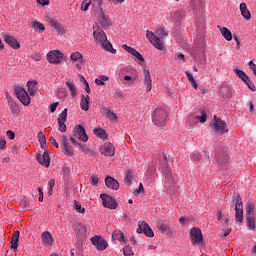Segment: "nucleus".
Instances as JSON below:
<instances>
[{
	"label": "nucleus",
	"mask_w": 256,
	"mask_h": 256,
	"mask_svg": "<svg viewBox=\"0 0 256 256\" xmlns=\"http://www.w3.org/2000/svg\"><path fill=\"white\" fill-rule=\"evenodd\" d=\"M93 37L96 45L98 47H101L102 49H105V51H108L109 53H117V50L113 48V45L109 40H107V34H105V31L99 26V24L93 25Z\"/></svg>",
	"instance_id": "1"
},
{
	"label": "nucleus",
	"mask_w": 256,
	"mask_h": 256,
	"mask_svg": "<svg viewBox=\"0 0 256 256\" xmlns=\"http://www.w3.org/2000/svg\"><path fill=\"white\" fill-rule=\"evenodd\" d=\"M146 37L150 41L151 45L155 47V49H158V51H163V49H165V42H163V39H165V37H169V32H167L165 26H160L157 28L156 34L150 30H147Z\"/></svg>",
	"instance_id": "2"
},
{
	"label": "nucleus",
	"mask_w": 256,
	"mask_h": 256,
	"mask_svg": "<svg viewBox=\"0 0 256 256\" xmlns=\"http://www.w3.org/2000/svg\"><path fill=\"white\" fill-rule=\"evenodd\" d=\"M169 121V111L163 106L157 107L152 113V122L156 127H165Z\"/></svg>",
	"instance_id": "3"
},
{
	"label": "nucleus",
	"mask_w": 256,
	"mask_h": 256,
	"mask_svg": "<svg viewBox=\"0 0 256 256\" xmlns=\"http://www.w3.org/2000/svg\"><path fill=\"white\" fill-rule=\"evenodd\" d=\"M77 139L79 141H82L83 143H87V141H89V136H87L85 127H83V125L81 124L75 126V128L73 129V135L70 137L72 145L80 148L82 147V145L77 141Z\"/></svg>",
	"instance_id": "4"
},
{
	"label": "nucleus",
	"mask_w": 256,
	"mask_h": 256,
	"mask_svg": "<svg viewBox=\"0 0 256 256\" xmlns=\"http://www.w3.org/2000/svg\"><path fill=\"white\" fill-rule=\"evenodd\" d=\"M230 206L235 207V221L236 223H243V199L239 193H234Z\"/></svg>",
	"instance_id": "5"
},
{
	"label": "nucleus",
	"mask_w": 256,
	"mask_h": 256,
	"mask_svg": "<svg viewBox=\"0 0 256 256\" xmlns=\"http://www.w3.org/2000/svg\"><path fill=\"white\" fill-rule=\"evenodd\" d=\"M246 225L250 231H255V204L246 205Z\"/></svg>",
	"instance_id": "6"
},
{
	"label": "nucleus",
	"mask_w": 256,
	"mask_h": 256,
	"mask_svg": "<svg viewBox=\"0 0 256 256\" xmlns=\"http://www.w3.org/2000/svg\"><path fill=\"white\" fill-rule=\"evenodd\" d=\"M46 59L52 65H61L65 61V54L59 50H52L48 52Z\"/></svg>",
	"instance_id": "7"
},
{
	"label": "nucleus",
	"mask_w": 256,
	"mask_h": 256,
	"mask_svg": "<svg viewBox=\"0 0 256 256\" xmlns=\"http://www.w3.org/2000/svg\"><path fill=\"white\" fill-rule=\"evenodd\" d=\"M15 95L17 96V99L24 105L25 107H28L31 103V98L29 97V93H27V90L21 86H16L14 88Z\"/></svg>",
	"instance_id": "8"
},
{
	"label": "nucleus",
	"mask_w": 256,
	"mask_h": 256,
	"mask_svg": "<svg viewBox=\"0 0 256 256\" xmlns=\"http://www.w3.org/2000/svg\"><path fill=\"white\" fill-rule=\"evenodd\" d=\"M190 239L192 245H203V232L201 228L193 227L190 230Z\"/></svg>",
	"instance_id": "9"
},
{
	"label": "nucleus",
	"mask_w": 256,
	"mask_h": 256,
	"mask_svg": "<svg viewBox=\"0 0 256 256\" xmlns=\"http://www.w3.org/2000/svg\"><path fill=\"white\" fill-rule=\"evenodd\" d=\"M90 241L98 251H105V249L109 247V243H107V240L99 235L93 236Z\"/></svg>",
	"instance_id": "10"
},
{
	"label": "nucleus",
	"mask_w": 256,
	"mask_h": 256,
	"mask_svg": "<svg viewBox=\"0 0 256 256\" xmlns=\"http://www.w3.org/2000/svg\"><path fill=\"white\" fill-rule=\"evenodd\" d=\"M157 229L162 233V235H166V237H172L174 235L173 227L171 226V223L167 221L158 222Z\"/></svg>",
	"instance_id": "11"
},
{
	"label": "nucleus",
	"mask_w": 256,
	"mask_h": 256,
	"mask_svg": "<svg viewBox=\"0 0 256 256\" xmlns=\"http://www.w3.org/2000/svg\"><path fill=\"white\" fill-rule=\"evenodd\" d=\"M214 120L215 133H218L219 135L229 133V129H227V123L225 121H223L221 118H217V116H214Z\"/></svg>",
	"instance_id": "12"
},
{
	"label": "nucleus",
	"mask_w": 256,
	"mask_h": 256,
	"mask_svg": "<svg viewBox=\"0 0 256 256\" xmlns=\"http://www.w3.org/2000/svg\"><path fill=\"white\" fill-rule=\"evenodd\" d=\"M102 205L106 209H117V201L107 194H101Z\"/></svg>",
	"instance_id": "13"
},
{
	"label": "nucleus",
	"mask_w": 256,
	"mask_h": 256,
	"mask_svg": "<svg viewBox=\"0 0 256 256\" xmlns=\"http://www.w3.org/2000/svg\"><path fill=\"white\" fill-rule=\"evenodd\" d=\"M215 157L219 167H222V169L229 165V154L224 150L217 152Z\"/></svg>",
	"instance_id": "14"
},
{
	"label": "nucleus",
	"mask_w": 256,
	"mask_h": 256,
	"mask_svg": "<svg viewBox=\"0 0 256 256\" xmlns=\"http://www.w3.org/2000/svg\"><path fill=\"white\" fill-rule=\"evenodd\" d=\"M137 233L141 234L144 233L146 237H155V233L153 232V229H151V226L147 224V222L142 221L138 223Z\"/></svg>",
	"instance_id": "15"
},
{
	"label": "nucleus",
	"mask_w": 256,
	"mask_h": 256,
	"mask_svg": "<svg viewBox=\"0 0 256 256\" xmlns=\"http://www.w3.org/2000/svg\"><path fill=\"white\" fill-rule=\"evenodd\" d=\"M118 77H139V73L133 66H125L119 70Z\"/></svg>",
	"instance_id": "16"
},
{
	"label": "nucleus",
	"mask_w": 256,
	"mask_h": 256,
	"mask_svg": "<svg viewBox=\"0 0 256 256\" xmlns=\"http://www.w3.org/2000/svg\"><path fill=\"white\" fill-rule=\"evenodd\" d=\"M100 153L105 157H113L115 155V146L111 142H106L101 146Z\"/></svg>",
	"instance_id": "17"
},
{
	"label": "nucleus",
	"mask_w": 256,
	"mask_h": 256,
	"mask_svg": "<svg viewBox=\"0 0 256 256\" xmlns=\"http://www.w3.org/2000/svg\"><path fill=\"white\" fill-rule=\"evenodd\" d=\"M70 60L75 64V67L81 71L83 69V64L85 63V60H83V54L80 52H74L70 55Z\"/></svg>",
	"instance_id": "18"
},
{
	"label": "nucleus",
	"mask_w": 256,
	"mask_h": 256,
	"mask_svg": "<svg viewBox=\"0 0 256 256\" xmlns=\"http://www.w3.org/2000/svg\"><path fill=\"white\" fill-rule=\"evenodd\" d=\"M36 161L42 165V167L48 168L51 165V157L49 156L48 151H44L43 154H38L36 156Z\"/></svg>",
	"instance_id": "19"
},
{
	"label": "nucleus",
	"mask_w": 256,
	"mask_h": 256,
	"mask_svg": "<svg viewBox=\"0 0 256 256\" xmlns=\"http://www.w3.org/2000/svg\"><path fill=\"white\" fill-rule=\"evenodd\" d=\"M143 75H144V86L146 87V93H149L151 89H153V80H151V72L149 71V69L144 68Z\"/></svg>",
	"instance_id": "20"
},
{
	"label": "nucleus",
	"mask_w": 256,
	"mask_h": 256,
	"mask_svg": "<svg viewBox=\"0 0 256 256\" xmlns=\"http://www.w3.org/2000/svg\"><path fill=\"white\" fill-rule=\"evenodd\" d=\"M62 149L64 151V154L68 157H73V147L69 144V139H67V136H62Z\"/></svg>",
	"instance_id": "21"
},
{
	"label": "nucleus",
	"mask_w": 256,
	"mask_h": 256,
	"mask_svg": "<svg viewBox=\"0 0 256 256\" xmlns=\"http://www.w3.org/2000/svg\"><path fill=\"white\" fill-rule=\"evenodd\" d=\"M122 49H124V51H127V53H130V55H133V57L138 59V61H141V63L145 62V58L143 57V55H141L139 51H137L133 47H130L127 44H124L122 45Z\"/></svg>",
	"instance_id": "22"
},
{
	"label": "nucleus",
	"mask_w": 256,
	"mask_h": 256,
	"mask_svg": "<svg viewBox=\"0 0 256 256\" xmlns=\"http://www.w3.org/2000/svg\"><path fill=\"white\" fill-rule=\"evenodd\" d=\"M4 41L5 43H7V45H9V47H11L12 49H15L16 51L17 49H21V44L13 36L5 35Z\"/></svg>",
	"instance_id": "23"
},
{
	"label": "nucleus",
	"mask_w": 256,
	"mask_h": 256,
	"mask_svg": "<svg viewBox=\"0 0 256 256\" xmlns=\"http://www.w3.org/2000/svg\"><path fill=\"white\" fill-rule=\"evenodd\" d=\"M197 121L205 123L207 121V113L201 112V116H190L188 118V123L191 125H197Z\"/></svg>",
	"instance_id": "24"
},
{
	"label": "nucleus",
	"mask_w": 256,
	"mask_h": 256,
	"mask_svg": "<svg viewBox=\"0 0 256 256\" xmlns=\"http://www.w3.org/2000/svg\"><path fill=\"white\" fill-rule=\"evenodd\" d=\"M105 184L108 189H112L113 191H117L119 189V181L115 180V178L111 176L106 177Z\"/></svg>",
	"instance_id": "25"
},
{
	"label": "nucleus",
	"mask_w": 256,
	"mask_h": 256,
	"mask_svg": "<svg viewBox=\"0 0 256 256\" xmlns=\"http://www.w3.org/2000/svg\"><path fill=\"white\" fill-rule=\"evenodd\" d=\"M90 230H88V228L85 226V224L83 223H79L76 226V231L75 233L77 234V237H79V239H83V237L87 236V233H89Z\"/></svg>",
	"instance_id": "26"
},
{
	"label": "nucleus",
	"mask_w": 256,
	"mask_h": 256,
	"mask_svg": "<svg viewBox=\"0 0 256 256\" xmlns=\"http://www.w3.org/2000/svg\"><path fill=\"white\" fill-rule=\"evenodd\" d=\"M21 235V232L19 230L15 231L12 235L11 242H10V249H13L14 251H17L19 249V237Z\"/></svg>",
	"instance_id": "27"
},
{
	"label": "nucleus",
	"mask_w": 256,
	"mask_h": 256,
	"mask_svg": "<svg viewBox=\"0 0 256 256\" xmlns=\"http://www.w3.org/2000/svg\"><path fill=\"white\" fill-rule=\"evenodd\" d=\"M49 25L50 27L55 29V31H57L59 35H63L65 33V28L63 27V24L57 22V20L50 19Z\"/></svg>",
	"instance_id": "28"
},
{
	"label": "nucleus",
	"mask_w": 256,
	"mask_h": 256,
	"mask_svg": "<svg viewBox=\"0 0 256 256\" xmlns=\"http://www.w3.org/2000/svg\"><path fill=\"white\" fill-rule=\"evenodd\" d=\"M122 85H133L139 79V76H118Z\"/></svg>",
	"instance_id": "29"
},
{
	"label": "nucleus",
	"mask_w": 256,
	"mask_h": 256,
	"mask_svg": "<svg viewBox=\"0 0 256 256\" xmlns=\"http://www.w3.org/2000/svg\"><path fill=\"white\" fill-rule=\"evenodd\" d=\"M41 239L43 245H45L46 247H49V245H53V236H51V232H43L41 235Z\"/></svg>",
	"instance_id": "30"
},
{
	"label": "nucleus",
	"mask_w": 256,
	"mask_h": 256,
	"mask_svg": "<svg viewBox=\"0 0 256 256\" xmlns=\"http://www.w3.org/2000/svg\"><path fill=\"white\" fill-rule=\"evenodd\" d=\"M240 12L246 21H251V11H249L245 2L240 4Z\"/></svg>",
	"instance_id": "31"
},
{
	"label": "nucleus",
	"mask_w": 256,
	"mask_h": 256,
	"mask_svg": "<svg viewBox=\"0 0 256 256\" xmlns=\"http://www.w3.org/2000/svg\"><path fill=\"white\" fill-rule=\"evenodd\" d=\"M218 29H219L222 37H224V39H226V41L233 40V33H231V30H229L227 27L218 26Z\"/></svg>",
	"instance_id": "32"
},
{
	"label": "nucleus",
	"mask_w": 256,
	"mask_h": 256,
	"mask_svg": "<svg viewBox=\"0 0 256 256\" xmlns=\"http://www.w3.org/2000/svg\"><path fill=\"white\" fill-rule=\"evenodd\" d=\"M81 100H80V108L82 111H87L89 109V101H91V97L89 95H81Z\"/></svg>",
	"instance_id": "33"
},
{
	"label": "nucleus",
	"mask_w": 256,
	"mask_h": 256,
	"mask_svg": "<svg viewBox=\"0 0 256 256\" xmlns=\"http://www.w3.org/2000/svg\"><path fill=\"white\" fill-rule=\"evenodd\" d=\"M65 84H66V87L70 91L71 97H73V98L77 97V86L75 85V82H73L71 80H67Z\"/></svg>",
	"instance_id": "34"
},
{
	"label": "nucleus",
	"mask_w": 256,
	"mask_h": 256,
	"mask_svg": "<svg viewBox=\"0 0 256 256\" xmlns=\"http://www.w3.org/2000/svg\"><path fill=\"white\" fill-rule=\"evenodd\" d=\"M102 113H105L107 117L110 119V121H117V114H115L111 109L103 106L101 108Z\"/></svg>",
	"instance_id": "35"
},
{
	"label": "nucleus",
	"mask_w": 256,
	"mask_h": 256,
	"mask_svg": "<svg viewBox=\"0 0 256 256\" xmlns=\"http://www.w3.org/2000/svg\"><path fill=\"white\" fill-rule=\"evenodd\" d=\"M100 24L102 27H111V20L109 19V16H106L103 12H101Z\"/></svg>",
	"instance_id": "36"
},
{
	"label": "nucleus",
	"mask_w": 256,
	"mask_h": 256,
	"mask_svg": "<svg viewBox=\"0 0 256 256\" xmlns=\"http://www.w3.org/2000/svg\"><path fill=\"white\" fill-rule=\"evenodd\" d=\"M93 132H94V135H96V137H98L99 139H103V140L107 139V132L104 129L95 128Z\"/></svg>",
	"instance_id": "37"
},
{
	"label": "nucleus",
	"mask_w": 256,
	"mask_h": 256,
	"mask_svg": "<svg viewBox=\"0 0 256 256\" xmlns=\"http://www.w3.org/2000/svg\"><path fill=\"white\" fill-rule=\"evenodd\" d=\"M31 25L33 29L38 31V33H43V31H45V25L39 21H33Z\"/></svg>",
	"instance_id": "38"
},
{
	"label": "nucleus",
	"mask_w": 256,
	"mask_h": 256,
	"mask_svg": "<svg viewBox=\"0 0 256 256\" xmlns=\"http://www.w3.org/2000/svg\"><path fill=\"white\" fill-rule=\"evenodd\" d=\"M112 239L113 241H119L120 243L125 241V234L123 232H112Z\"/></svg>",
	"instance_id": "39"
},
{
	"label": "nucleus",
	"mask_w": 256,
	"mask_h": 256,
	"mask_svg": "<svg viewBox=\"0 0 256 256\" xmlns=\"http://www.w3.org/2000/svg\"><path fill=\"white\" fill-rule=\"evenodd\" d=\"M91 5L94 11H103V0H93Z\"/></svg>",
	"instance_id": "40"
},
{
	"label": "nucleus",
	"mask_w": 256,
	"mask_h": 256,
	"mask_svg": "<svg viewBox=\"0 0 256 256\" xmlns=\"http://www.w3.org/2000/svg\"><path fill=\"white\" fill-rule=\"evenodd\" d=\"M234 73L243 81H246L249 78V76H247V73H245V71L243 70H240L239 68H234Z\"/></svg>",
	"instance_id": "41"
},
{
	"label": "nucleus",
	"mask_w": 256,
	"mask_h": 256,
	"mask_svg": "<svg viewBox=\"0 0 256 256\" xmlns=\"http://www.w3.org/2000/svg\"><path fill=\"white\" fill-rule=\"evenodd\" d=\"M109 77L105 76V75H100L99 78L95 79V83L96 85H98V87H102L103 85H105V81H108Z\"/></svg>",
	"instance_id": "42"
},
{
	"label": "nucleus",
	"mask_w": 256,
	"mask_h": 256,
	"mask_svg": "<svg viewBox=\"0 0 256 256\" xmlns=\"http://www.w3.org/2000/svg\"><path fill=\"white\" fill-rule=\"evenodd\" d=\"M10 110L12 115H14V117H19V115H21V108H19L17 104H12L10 106Z\"/></svg>",
	"instance_id": "43"
},
{
	"label": "nucleus",
	"mask_w": 256,
	"mask_h": 256,
	"mask_svg": "<svg viewBox=\"0 0 256 256\" xmlns=\"http://www.w3.org/2000/svg\"><path fill=\"white\" fill-rule=\"evenodd\" d=\"M133 181V172L131 170L126 171L125 185L130 186Z\"/></svg>",
	"instance_id": "44"
},
{
	"label": "nucleus",
	"mask_w": 256,
	"mask_h": 256,
	"mask_svg": "<svg viewBox=\"0 0 256 256\" xmlns=\"http://www.w3.org/2000/svg\"><path fill=\"white\" fill-rule=\"evenodd\" d=\"M186 77L188 81L191 83L192 87L194 89H197V81H195V78L193 77V74L189 73L188 71L186 72Z\"/></svg>",
	"instance_id": "45"
},
{
	"label": "nucleus",
	"mask_w": 256,
	"mask_h": 256,
	"mask_svg": "<svg viewBox=\"0 0 256 256\" xmlns=\"http://www.w3.org/2000/svg\"><path fill=\"white\" fill-rule=\"evenodd\" d=\"M27 85H28V93H30V95L32 96L35 95V92L37 91L35 90L36 83L33 81H29Z\"/></svg>",
	"instance_id": "46"
},
{
	"label": "nucleus",
	"mask_w": 256,
	"mask_h": 256,
	"mask_svg": "<svg viewBox=\"0 0 256 256\" xmlns=\"http://www.w3.org/2000/svg\"><path fill=\"white\" fill-rule=\"evenodd\" d=\"M91 0H83L81 3V11H89V7H91Z\"/></svg>",
	"instance_id": "47"
},
{
	"label": "nucleus",
	"mask_w": 256,
	"mask_h": 256,
	"mask_svg": "<svg viewBox=\"0 0 256 256\" xmlns=\"http://www.w3.org/2000/svg\"><path fill=\"white\" fill-rule=\"evenodd\" d=\"M221 93L224 97H231V89L227 86H222L220 88Z\"/></svg>",
	"instance_id": "48"
},
{
	"label": "nucleus",
	"mask_w": 256,
	"mask_h": 256,
	"mask_svg": "<svg viewBox=\"0 0 256 256\" xmlns=\"http://www.w3.org/2000/svg\"><path fill=\"white\" fill-rule=\"evenodd\" d=\"M57 121L65 122L67 121V108H65L61 114H59Z\"/></svg>",
	"instance_id": "49"
},
{
	"label": "nucleus",
	"mask_w": 256,
	"mask_h": 256,
	"mask_svg": "<svg viewBox=\"0 0 256 256\" xmlns=\"http://www.w3.org/2000/svg\"><path fill=\"white\" fill-rule=\"evenodd\" d=\"M165 189H166V193L168 195H174L175 194V185H169V184H166L165 185Z\"/></svg>",
	"instance_id": "50"
},
{
	"label": "nucleus",
	"mask_w": 256,
	"mask_h": 256,
	"mask_svg": "<svg viewBox=\"0 0 256 256\" xmlns=\"http://www.w3.org/2000/svg\"><path fill=\"white\" fill-rule=\"evenodd\" d=\"M192 161H201V153L199 151H194L191 155H190Z\"/></svg>",
	"instance_id": "51"
},
{
	"label": "nucleus",
	"mask_w": 256,
	"mask_h": 256,
	"mask_svg": "<svg viewBox=\"0 0 256 256\" xmlns=\"http://www.w3.org/2000/svg\"><path fill=\"white\" fill-rule=\"evenodd\" d=\"M244 83H246L248 89H250V91H256V87L255 84L251 81V79L248 77V80L244 81Z\"/></svg>",
	"instance_id": "52"
},
{
	"label": "nucleus",
	"mask_w": 256,
	"mask_h": 256,
	"mask_svg": "<svg viewBox=\"0 0 256 256\" xmlns=\"http://www.w3.org/2000/svg\"><path fill=\"white\" fill-rule=\"evenodd\" d=\"M74 209L77 210V213H85V208H82L81 204L77 203V200H74Z\"/></svg>",
	"instance_id": "53"
},
{
	"label": "nucleus",
	"mask_w": 256,
	"mask_h": 256,
	"mask_svg": "<svg viewBox=\"0 0 256 256\" xmlns=\"http://www.w3.org/2000/svg\"><path fill=\"white\" fill-rule=\"evenodd\" d=\"M173 19L174 21H181L183 19V12L181 11L174 12Z\"/></svg>",
	"instance_id": "54"
},
{
	"label": "nucleus",
	"mask_w": 256,
	"mask_h": 256,
	"mask_svg": "<svg viewBox=\"0 0 256 256\" xmlns=\"http://www.w3.org/2000/svg\"><path fill=\"white\" fill-rule=\"evenodd\" d=\"M38 141L39 143H42V145H44V143H47V138L45 137V134L43 132L38 133Z\"/></svg>",
	"instance_id": "55"
},
{
	"label": "nucleus",
	"mask_w": 256,
	"mask_h": 256,
	"mask_svg": "<svg viewBox=\"0 0 256 256\" xmlns=\"http://www.w3.org/2000/svg\"><path fill=\"white\" fill-rule=\"evenodd\" d=\"M123 253H124L125 256H131V255H133V248L130 247V246H126L123 249Z\"/></svg>",
	"instance_id": "56"
},
{
	"label": "nucleus",
	"mask_w": 256,
	"mask_h": 256,
	"mask_svg": "<svg viewBox=\"0 0 256 256\" xmlns=\"http://www.w3.org/2000/svg\"><path fill=\"white\" fill-rule=\"evenodd\" d=\"M58 129L61 131V133H65L67 131V126L65 125V122L58 121Z\"/></svg>",
	"instance_id": "57"
},
{
	"label": "nucleus",
	"mask_w": 256,
	"mask_h": 256,
	"mask_svg": "<svg viewBox=\"0 0 256 256\" xmlns=\"http://www.w3.org/2000/svg\"><path fill=\"white\" fill-rule=\"evenodd\" d=\"M91 185H93V187H98L99 186V177L91 176Z\"/></svg>",
	"instance_id": "58"
},
{
	"label": "nucleus",
	"mask_w": 256,
	"mask_h": 256,
	"mask_svg": "<svg viewBox=\"0 0 256 256\" xmlns=\"http://www.w3.org/2000/svg\"><path fill=\"white\" fill-rule=\"evenodd\" d=\"M31 59H33L34 61H41V59H43V56L41 55V53L36 52L31 56Z\"/></svg>",
	"instance_id": "59"
},
{
	"label": "nucleus",
	"mask_w": 256,
	"mask_h": 256,
	"mask_svg": "<svg viewBox=\"0 0 256 256\" xmlns=\"http://www.w3.org/2000/svg\"><path fill=\"white\" fill-rule=\"evenodd\" d=\"M58 97H67V90L65 88H60L57 91Z\"/></svg>",
	"instance_id": "60"
},
{
	"label": "nucleus",
	"mask_w": 256,
	"mask_h": 256,
	"mask_svg": "<svg viewBox=\"0 0 256 256\" xmlns=\"http://www.w3.org/2000/svg\"><path fill=\"white\" fill-rule=\"evenodd\" d=\"M57 107H59V102L52 103L50 106L51 113H55V111H57Z\"/></svg>",
	"instance_id": "61"
},
{
	"label": "nucleus",
	"mask_w": 256,
	"mask_h": 256,
	"mask_svg": "<svg viewBox=\"0 0 256 256\" xmlns=\"http://www.w3.org/2000/svg\"><path fill=\"white\" fill-rule=\"evenodd\" d=\"M6 135H7L8 139H11V140L15 139V132L14 131L8 130L6 132Z\"/></svg>",
	"instance_id": "62"
},
{
	"label": "nucleus",
	"mask_w": 256,
	"mask_h": 256,
	"mask_svg": "<svg viewBox=\"0 0 256 256\" xmlns=\"http://www.w3.org/2000/svg\"><path fill=\"white\" fill-rule=\"evenodd\" d=\"M7 145V141H5V139L0 138V151H3V149H5Z\"/></svg>",
	"instance_id": "63"
},
{
	"label": "nucleus",
	"mask_w": 256,
	"mask_h": 256,
	"mask_svg": "<svg viewBox=\"0 0 256 256\" xmlns=\"http://www.w3.org/2000/svg\"><path fill=\"white\" fill-rule=\"evenodd\" d=\"M38 5H49L50 1L49 0H36Z\"/></svg>",
	"instance_id": "64"
}]
</instances>
